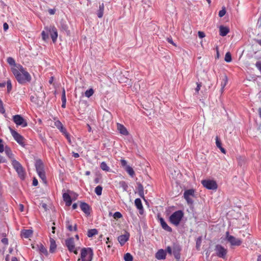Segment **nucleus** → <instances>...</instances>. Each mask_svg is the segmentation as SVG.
I'll return each mask as SVG.
<instances>
[{"mask_svg":"<svg viewBox=\"0 0 261 261\" xmlns=\"http://www.w3.org/2000/svg\"><path fill=\"white\" fill-rule=\"evenodd\" d=\"M11 71L18 83L24 85L31 82L32 77L26 69L20 64L11 67Z\"/></svg>","mask_w":261,"mask_h":261,"instance_id":"obj_1","label":"nucleus"},{"mask_svg":"<svg viewBox=\"0 0 261 261\" xmlns=\"http://www.w3.org/2000/svg\"><path fill=\"white\" fill-rule=\"evenodd\" d=\"M94 253L91 248H83L81 250L80 257L77 261H92Z\"/></svg>","mask_w":261,"mask_h":261,"instance_id":"obj_2","label":"nucleus"},{"mask_svg":"<svg viewBox=\"0 0 261 261\" xmlns=\"http://www.w3.org/2000/svg\"><path fill=\"white\" fill-rule=\"evenodd\" d=\"M183 217L184 213L180 210L177 211L170 216L169 221L171 223L177 226L179 224Z\"/></svg>","mask_w":261,"mask_h":261,"instance_id":"obj_3","label":"nucleus"},{"mask_svg":"<svg viewBox=\"0 0 261 261\" xmlns=\"http://www.w3.org/2000/svg\"><path fill=\"white\" fill-rule=\"evenodd\" d=\"M65 245L69 251L70 252H73L75 254H78L77 248L75 246L73 238H70L66 240Z\"/></svg>","mask_w":261,"mask_h":261,"instance_id":"obj_4","label":"nucleus"},{"mask_svg":"<svg viewBox=\"0 0 261 261\" xmlns=\"http://www.w3.org/2000/svg\"><path fill=\"white\" fill-rule=\"evenodd\" d=\"M215 251L216 255L220 258L225 259L227 253V250L221 245H217L215 246Z\"/></svg>","mask_w":261,"mask_h":261,"instance_id":"obj_5","label":"nucleus"},{"mask_svg":"<svg viewBox=\"0 0 261 261\" xmlns=\"http://www.w3.org/2000/svg\"><path fill=\"white\" fill-rule=\"evenodd\" d=\"M201 184L204 187L208 190H216L218 187L216 182L214 180H202Z\"/></svg>","mask_w":261,"mask_h":261,"instance_id":"obj_6","label":"nucleus"},{"mask_svg":"<svg viewBox=\"0 0 261 261\" xmlns=\"http://www.w3.org/2000/svg\"><path fill=\"white\" fill-rule=\"evenodd\" d=\"M195 191L193 189L186 190L184 193V198L189 204L193 203V198L195 197Z\"/></svg>","mask_w":261,"mask_h":261,"instance_id":"obj_7","label":"nucleus"},{"mask_svg":"<svg viewBox=\"0 0 261 261\" xmlns=\"http://www.w3.org/2000/svg\"><path fill=\"white\" fill-rule=\"evenodd\" d=\"M166 252H168L170 255H171L172 254L171 247L168 246L165 250L163 249L159 250L156 253V258L158 259H165L166 256Z\"/></svg>","mask_w":261,"mask_h":261,"instance_id":"obj_8","label":"nucleus"},{"mask_svg":"<svg viewBox=\"0 0 261 261\" xmlns=\"http://www.w3.org/2000/svg\"><path fill=\"white\" fill-rule=\"evenodd\" d=\"M10 132L14 140L20 145L24 146V138L16 131L10 128Z\"/></svg>","mask_w":261,"mask_h":261,"instance_id":"obj_9","label":"nucleus"},{"mask_svg":"<svg viewBox=\"0 0 261 261\" xmlns=\"http://www.w3.org/2000/svg\"><path fill=\"white\" fill-rule=\"evenodd\" d=\"M13 120L17 125H20L23 127H26L28 125L26 120L20 115L13 116Z\"/></svg>","mask_w":261,"mask_h":261,"instance_id":"obj_10","label":"nucleus"},{"mask_svg":"<svg viewBox=\"0 0 261 261\" xmlns=\"http://www.w3.org/2000/svg\"><path fill=\"white\" fill-rule=\"evenodd\" d=\"M226 239L232 246H240L242 243L240 239H237L232 236H230L228 232L226 233Z\"/></svg>","mask_w":261,"mask_h":261,"instance_id":"obj_11","label":"nucleus"},{"mask_svg":"<svg viewBox=\"0 0 261 261\" xmlns=\"http://www.w3.org/2000/svg\"><path fill=\"white\" fill-rule=\"evenodd\" d=\"M121 166L124 168V170L131 176L134 177L135 175V171L133 169L129 166L127 165V162L124 159L120 160Z\"/></svg>","mask_w":261,"mask_h":261,"instance_id":"obj_12","label":"nucleus"},{"mask_svg":"<svg viewBox=\"0 0 261 261\" xmlns=\"http://www.w3.org/2000/svg\"><path fill=\"white\" fill-rule=\"evenodd\" d=\"M45 29L50 33V35L53 42H56L58 37V32L57 29L54 26H53L50 27L49 28H46Z\"/></svg>","mask_w":261,"mask_h":261,"instance_id":"obj_13","label":"nucleus"},{"mask_svg":"<svg viewBox=\"0 0 261 261\" xmlns=\"http://www.w3.org/2000/svg\"><path fill=\"white\" fill-rule=\"evenodd\" d=\"M66 228L70 232L77 230V225L73 223L72 221L68 218H66L65 222Z\"/></svg>","mask_w":261,"mask_h":261,"instance_id":"obj_14","label":"nucleus"},{"mask_svg":"<svg viewBox=\"0 0 261 261\" xmlns=\"http://www.w3.org/2000/svg\"><path fill=\"white\" fill-rule=\"evenodd\" d=\"M171 248L172 250H173V254L174 257L179 261L180 258L181 248L178 245L174 244Z\"/></svg>","mask_w":261,"mask_h":261,"instance_id":"obj_15","label":"nucleus"},{"mask_svg":"<svg viewBox=\"0 0 261 261\" xmlns=\"http://www.w3.org/2000/svg\"><path fill=\"white\" fill-rule=\"evenodd\" d=\"M80 207L82 211L87 216L89 215L91 213V207L89 204L85 202H81Z\"/></svg>","mask_w":261,"mask_h":261,"instance_id":"obj_16","label":"nucleus"},{"mask_svg":"<svg viewBox=\"0 0 261 261\" xmlns=\"http://www.w3.org/2000/svg\"><path fill=\"white\" fill-rule=\"evenodd\" d=\"M129 237L128 233L126 232L125 234H122L118 237V240L121 246L123 245L127 241Z\"/></svg>","mask_w":261,"mask_h":261,"instance_id":"obj_17","label":"nucleus"},{"mask_svg":"<svg viewBox=\"0 0 261 261\" xmlns=\"http://www.w3.org/2000/svg\"><path fill=\"white\" fill-rule=\"evenodd\" d=\"M135 205L136 207L139 210V213L141 215L143 214V207L142 204L141 200L140 198H137L135 200Z\"/></svg>","mask_w":261,"mask_h":261,"instance_id":"obj_18","label":"nucleus"},{"mask_svg":"<svg viewBox=\"0 0 261 261\" xmlns=\"http://www.w3.org/2000/svg\"><path fill=\"white\" fill-rule=\"evenodd\" d=\"M35 167L37 173L44 171V166L41 160H37L35 164Z\"/></svg>","mask_w":261,"mask_h":261,"instance_id":"obj_19","label":"nucleus"},{"mask_svg":"<svg viewBox=\"0 0 261 261\" xmlns=\"http://www.w3.org/2000/svg\"><path fill=\"white\" fill-rule=\"evenodd\" d=\"M160 221L161 225L162 227V228L168 231V232H171L172 231V228L168 225V224L166 223V222L164 221V219L162 218H160Z\"/></svg>","mask_w":261,"mask_h":261,"instance_id":"obj_20","label":"nucleus"},{"mask_svg":"<svg viewBox=\"0 0 261 261\" xmlns=\"http://www.w3.org/2000/svg\"><path fill=\"white\" fill-rule=\"evenodd\" d=\"M219 32H220V35L221 36H225L229 32V29L227 27H224L223 25H221L219 27Z\"/></svg>","mask_w":261,"mask_h":261,"instance_id":"obj_21","label":"nucleus"},{"mask_svg":"<svg viewBox=\"0 0 261 261\" xmlns=\"http://www.w3.org/2000/svg\"><path fill=\"white\" fill-rule=\"evenodd\" d=\"M63 198L64 201L66 202V205L67 206H70L71 204L72 200L69 194L64 193L63 194Z\"/></svg>","mask_w":261,"mask_h":261,"instance_id":"obj_22","label":"nucleus"},{"mask_svg":"<svg viewBox=\"0 0 261 261\" xmlns=\"http://www.w3.org/2000/svg\"><path fill=\"white\" fill-rule=\"evenodd\" d=\"M117 128L120 134L125 136H127L128 135V131L122 124H117Z\"/></svg>","mask_w":261,"mask_h":261,"instance_id":"obj_23","label":"nucleus"},{"mask_svg":"<svg viewBox=\"0 0 261 261\" xmlns=\"http://www.w3.org/2000/svg\"><path fill=\"white\" fill-rule=\"evenodd\" d=\"M4 151L9 158L12 159V160L14 159V154H13L12 151L9 147L8 146H5Z\"/></svg>","mask_w":261,"mask_h":261,"instance_id":"obj_24","label":"nucleus"},{"mask_svg":"<svg viewBox=\"0 0 261 261\" xmlns=\"http://www.w3.org/2000/svg\"><path fill=\"white\" fill-rule=\"evenodd\" d=\"M104 8H105L104 4L103 3L101 4H100L99 6V9H98V10L97 11V16L99 18H101L103 16Z\"/></svg>","mask_w":261,"mask_h":261,"instance_id":"obj_25","label":"nucleus"},{"mask_svg":"<svg viewBox=\"0 0 261 261\" xmlns=\"http://www.w3.org/2000/svg\"><path fill=\"white\" fill-rule=\"evenodd\" d=\"M49 241H50L49 251L50 252L53 253L55 252V251L56 249V247H57L56 242L54 239L51 238H50Z\"/></svg>","mask_w":261,"mask_h":261,"instance_id":"obj_26","label":"nucleus"},{"mask_svg":"<svg viewBox=\"0 0 261 261\" xmlns=\"http://www.w3.org/2000/svg\"><path fill=\"white\" fill-rule=\"evenodd\" d=\"M33 234V231L30 229H25L22 231V235L25 238H29Z\"/></svg>","mask_w":261,"mask_h":261,"instance_id":"obj_27","label":"nucleus"},{"mask_svg":"<svg viewBox=\"0 0 261 261\" xmlns=\"http://www.w3.org/2000/svg\"><path fill=\"white\" fill-rule=\"evenodd\" d=\"M16 171L17 172L20 178L22 179H24V178L25 177V172H24L23 167H21L20 168L16 170Z\"/></svg>","mask_w":261,"mask_h":261,"instance_id":"obj_28","label":"nucleus"},{"mask_svg":"<svg viewBox=\"0 0 261 261\" xmlns=\"http://www.w3.org/2000/svg\"><path fill=\"white\" fill-rule=\"evenodd\" d=\"M98 233V231L96 229H91L88 231L87 236L88 237L91 238Z\"/></svg>","mask_w":261,"mask_h":261,"instance_id":"obj_29","label":"nucleus"},{"mask_svg":"<svg viewBox=\"0 0 261 261\" xmlns=\"http://www.w3.org/2000/svg\"><path fill=\"white\" fill-rule=\"evenodd\" d=\"M12 164L15 169V170H17L18 169L20 168V167H22L21 164L16 160L13 159L12 160Z\"/></svg>","mask_w":261,"mask_h":261,"instance_id":"obj_30","label":"nucleus"},{"mask_svg":"<svg viewBox=\"0 0 261 261\" xmlns=\"http://www.w3.org/2000/svg\"><path fill=\"white\" fill-rule=\"evenodd\" d=\"M39 177L42 180L43 182L45 184L46 183V175L45 171L37 173Z\"/></svg>","mask_w":261,"mask_h":261,"instance_id":"obj_31","label":"nucleus"},{"mask_svg":"<svg viewBox=\"0 0 261 261\" xmlns=\"http://www.w3.org/2000/svg\"><path fill=\"white\" fill-rule=\"evenodd\" d=\"M7 61L9 64L12 65V67H14L15 65H17L18 64H16L14 59L12 57H9L7 59Z\"/></svg>","mask_w":261,"mask_h":261,"instance_id":"obj_32","label":"nucleus"},{"mask_svg":"<svg viewBox=\"0 0 261 261\" xmlns=\"http://www.w3.org/2000/svg\"><path fill=\"white\" fill-rule=\"evenodd\" d=\"M124 259L125 261H133V257L129 253H126L124 255Z\"/></svg>","mask_w":261,"mask_h":261,"instance_id":"obj_33","label":"nucleus"},{"mask_svg":"<svg viewBox=\"0 0 261 261\" xmlns=\"http://www.w3.org/2000/svg\"><path fill=\"white\" fill-rule=\"evenodd\" d=\"M94 94V90L93 89L90 88L89 90H87L85 92V96L88 98L91 97Z\"/></svg>","mask_w":261,"mask_h":261,"instance_id":"obj_34","label":"nucleus"},{"mask_svg":"<svg viewBox=\"0 0 261 261\" xmlns=\"http://www.w3.org/2000/svg\"><path fill=\"white\" fill-rule=\"evenodd\" d=\"M100 168L102 170L106 171H109L110 169L109 167L108 166L107 164L105 162H102L100 164Z\"/></svg>","mask_w":261,"mask_h":261,"instance_id":"obj_35","label":"nucleus"},{"mask_svg":"<svg viewBox=\"0 0 261 261\" xmlns=\"http://www.w3.org/2000/svg\"><path fill=\"white\" fill-rule=\"evenodd\" d=\"M102 191V187L101 186H98L95 189V192L98 196H100L101 195Z\"/></svg>","mask_w":261,"mask_h":261,"instance_id":"obj_36","label":"nucleus"},{"mask_svg":"<svg viewBox=\"0 0 261 261\" xmlns=\"http://www.w3.org/2000/svg\"><path fill=\"white\" fill-rule=\"evenodd\" d=\"M224 60L226 62L228 63L230 62L231 61V55L230 52H227L226 53Z\"/></svg>","mask_w":261,"mask_h":261,"instance_id":"obj_37","label":"nucleus"},{"mask_svg":"<svg viewBox=\"0 0 261 261\" xmlns=\"http://www.w3.org/2000/svg\"><path fill=\"white\" fill-rule=\"evenodd\" d=\"M183 30L186 31L187 33H191V29L190 24H184L183 26Z\"/></svg>","mask_w":261,"mask_h":261,"instance_id":"obj_38","label":"nucleus"},{"mask_svg":"<svg viewBox=\"0 0 261 261\" xmlns=\"http://www.w3.org/2000/svg\"><path fill=\"white\" fill-rule=\"evenodd\" d=\"M39 250L41 253L44 254L45 255L48 254V252L45 247H44L43 245H41L39 247Z\"/></svg>","mask_w":261,"mask_h":261,"instance_id":"obj_39","label":"nucleus"},{"mask_svg":"<svg viewBox=\"0 0 261 261\" xmlns=\"http://www.w3.org/2000/svg\"><path fill=\"white\" fill-rule=\"evenodd\" d=\"M7 92L8 93L10 92L12 89V86L11 84V82L10 80L7 81Z\"/></svg>","mask_w":261,"mask_h":261,"instance_id":"obj_40","label":"nucleus"},{"mask_svg":"<svg viewBox=\"0 0 261 261\" xmlns=\"http://www.w3.org/2000/svg\"><path fill=\"white\" fill-rule=\"evenodd\" d=\"M48 32L47 31V33H46L45 31H43L41 33L42 39L44 41H46L48 38Z\"/></svg>","mask_w":261,"mask_h":261,"instance_id":"obj_41","label":"nucleus"},{"mask_svg":"<svg viewBox=\"0 0 261 261\" xmlns=\"http://www.w3.org/2000/svg\"><path fill=\"white\" fill-rule=\"evenodd\" d=\"M122 217V214L119 212H115L113 215V218L115 219H120Z\"/></svg>","mask_w":261,"mask_h":261,"instance_id":"obj_42","label":"nucleus"},{"mask_svg":"<svg viewBox=\"0 0 261 261\" xmlns=\"http://www.w3.org/2000/svg\"><path fill=\"white\" fill-rule=\"evenodd\" d=\"M227 83V78L226 76H225L224 79H223V82L221 83V90L223 91L224 87L226 85Z\"/></svg>","mask_w":261,"mask_h":261,"instance_id":"obj_43","label":"nucleus"},{"mask_svg":"<svg viewBox=\"0 0 261 261\" xmlns=\"http://www.w3.org/2000/svg\"><path fill=\"white\" fill-rule=\"evenodd\" d=\"M225 14H226V10H225V8L224 7H223L222 9V10H221L219 12V16L220 17H222L224 16Z\"/></svg>","mask_w":261,"mask_h":261,"instance_id":"obj_44","label":"nucleus"},{"mask_svg":"<svg viewBox=\"0 0 261 261\" xmlns=\"http://www.w3.org/2000/svg\"><path fill=\"white\" fill-rule=\"evenodd\" d=\"M216 144L218 148L222 147L221 141L218 137H216Z\"/></svg>","mask_w":261,"mask_h":261,"instance_id":"obj_45","label":"nucleus"},{"mask_svg":"<svg viewBox=\"0 0 261 261\" xmlns=\"http://www.w3.org/2000/svg\"><path fill=\"white\" fill-rule=\"evenodd\" d=\"M61 100L62 101H66V93L64 88L62 90Z\"/></svg>","mask_w":261,"mask_h":261,"instance_id":"obj_46","label":"nucleus"},{"mask_svg":"<svg viewBox=\"0 0 261 261\" xmlns=\"http://www.w3.org/2000/svg\"><path fill=\"white\" fill-rule=\"evenodd\" d=\"M5 150V147L3 144V140L0 139V152H3Z\"/></svg>","mask_w":261,"mask_h":261,"instance_id":"obj_47","label":"nucleus"},{"mask_svg":"<svg viewBox=\"0 0 261 261\" xmlns=\"http://www.w3.org/2000/svg\"><path fill=\"white\" fill-rule=\"evenodd\" d=\"M55 125L57 128H59L63 125L62 123L59 120H57L55 122Z\"/></svg>","mask_w":261,"mask_h":261,"instance_id":"obj_48","label":"nucleus"},{"mask_svg":"<svg viewBox=\"0 0 261 261\" xmlns=\"http://www.w3.org/2000/svg\"><path fill=\"white\" fill-rule=\"evenodd\" d=\"M198 35L199 37L200 38H203L205 36V33L201 31H198Z\"/></svg>","mask_w":261,"mask_h":261,"instance_id":"obj_49","label":"nucleus"},{"mask_svg":"<svg viewBox=\"0 0 261 261\" xmlns=\"http://www.w3.org/2000/svg\"><path fill=\"white\" fill-rule=\"evenodd\" d=\"M59 129L60 130V132L63 134H64V133H65L66 132H67L66 131V129L64 127L63 125H62L61 126V127H60Z\"/></svg>","mask_w":261,"mask_h":261,"instance_id":"obj_50","label":"nucleus"},{"mask_svg":"<svg viewBox=\"0 0 261 261\" xmlns=\"http://www.w3.org/2000/svg\"><path fill=\"white\" fill-rule=\"evenodd\" d=\"M167 41L170 44L176 46L175 44L173 42L172 38L171 37H168L167 38Z\"/></svg>","mask_w":261,"mask_h":261,"instance_id":"obj_51","label":"nucleus"},{"mask_svg":"<svg viewBox=\"0 0 261 261\" xmlns=\"http://www.w3.org/2000/svg\"><path fill=\"white\" fill-rule=\"evenodd\" d=\"M201 87V84L197 83V87L195 89V91L197 93H198Z\"/></svg>","mask_w":261,"mask_h":261,"instance_id":"obj_52","label":"nucleus"},{"mask_svg":"<svg viewBox=\"0 0 261 261\" xmlns=\"http://www.w3.org/2000/svg\"><path fill=\"white\" fill-rule=\"evenodd\" d=\"M63 135H65V136L66 137V138H67V139L68 140L69 142L70 143L71 142V140H70V138L69 134L67 132H66Z\"/></svg>","mask_w":261,"mask_h":261,"instance_id":"obj_53","label":"nucleus"},{"mask_svg":"<svg viewBox=\"0 0 261 261\" xmlns=\"http://www.w3.org/2000/svg\"><path fill=\"white\" fill-rule=\"evenodd\" d=\"M38 182L37 179L36 178H34L32 183L33 185L34 186H37L38 185Z\"/></svg>","mask_w":261,"mask_h":261,"instance_id":"obj_54","label":"nucleus"},{"mask_svg":"<svg viewBox=\"0 0 261 261\" xmlns=\"http://www.w3.org/2000/svg\"><path fill=\"white\" fill-rule=\"evenodd\" d=\"M119 185L120 186H121L122 187H124V188H125V187H127L126 185V183L125 181H120L119 182Z\"/></svg>","mask_w":261,"mask_h":261,"instance_id":"obj_55","label":"nucleus"},{"mask_svg":"<svg viewBox=\"0 0 261 261\" xmlns=\"http://www.w3.org/2000/svg\"><path fill=\"white\" fill-rule=\"evenodd\" d=\"M3 28H4V31H6L9 28V25L6 22H5L4 23Z\"/></svg>","mask_w":261,"mask_h":261,"instance_id":"obj_56","label":"nucleus"},{"mask_svg":"<svg viewBox=\"0 0 261 261\" xmlns=\"http://www.w3.org/2000/svg\"><path fill=\"white\" fill-rule=\"evenodd\" d=\"M2 242L4 244L8 245V240L7 238H4L2 240Z\"/></svg>","mask_w":261,"mask_h":261,"instance_id":"obj_57","label":"nucleus"},{"mask_svg":"<svg viewBox=\"0 0 261 261\" xmlns=\"http://www.w3.org/2000/svg\"><path fill=\"white\" fill-rule=\"evenodd\" d=\"M6 160L4 157H3L2 156H1L0 155V163H6Z\"/></svg>","mask_w":261,"mask_h":261,"instance_id":"obj_58","label":"nucleus"},{"mask_svg":"<svg viewBox=\"0 0 261 261\" xmlns=\"http://www.w3.org/2000/svg\"><path fill=\"white\" fill-rule=\"evenodd\" d=\"M48 12L50 15H54L55 13V10L54 9H49L48 10Z\"/></svg>","mask_w":261,"mask_h":261,"instance_id":"obj_59","label":"nucleus"},{"mask_svg":"<svg viewBox=\"0 0 261 261\" xmlns=\"http://www.w3.org/2000/svg\"><path fill=\"white\" fill-rule=\"evenodd\" d=\"M72 155L73 157L75 158H79L80 156L79 154L78 153H75L74 152H72Z\"/></svg>","mask_w":261,"mask_h":261,"instance_id":"obj_60","label":"nucleus"},{"mask_svg":"<svg viewBox=\"0 0 261 261\" xmlns=\"http://www.w3.org/2000/svg\"><path fill=\"white\" fill-rule=\"evenodd\" d=\"M19 210L21 211V212H23V208H24V206L23 204H19Z\"/></svg>","mask_w":261,"mask_h":261,"instance_id":"obj_61","label":"nucleus"},{"mask_svg":"<svg viewBox=\"0 0 261 261\" xmlns=\"http://www.w3.org/2000/svg\"><path fill=\"white\" fill-rule=\"evenodd\" d=\"M62 107L65 108L66 107V101H62Z\"/></svg>","mask_w":261,"mask_h":261,"instance_id":"obj_62","label":"nucleus"},{"mask_svg":"<svg viewBox=\"0 0 261 261\" xmlns=\"http://www.w3.org/2000/svg\"><path fill=\"white\" fill-rule=\"evenodd\" d=\"M219 148L220 149L221 152H223V153H226L225 149L224 148H223L222 147H220Z\"/></svg>","mask_w":261,"mask_h":261,"instance_id":"obj_63","label":"nucleus"},{"mask_svg":"<svg viewBox=\"0 0 261 261\" xmlns=\"http://www.w3.org/2000/svg\"><path fill=\"white\" fill-rule=\"evenodd\" d=\"M219 148L220 149L221 152H223V153H226L225 149L224 148H223L222 147H220Z\"/></svg>","mask_w":261,"mask_h":261,"instance_id":"obj_64","label":"nucleus"}]
</instances>
